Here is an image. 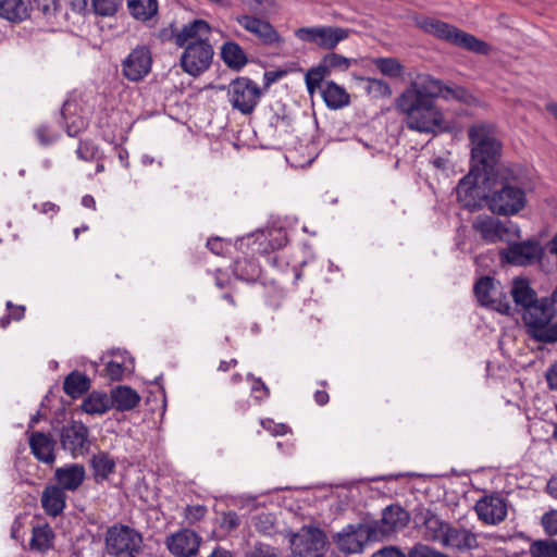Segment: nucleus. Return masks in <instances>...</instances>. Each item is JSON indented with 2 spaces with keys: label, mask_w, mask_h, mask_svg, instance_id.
<instances>
[{
  "label": "nucleus",
  "mask_w": 557,
  "mask_h": 557,
  "mask_svg": "<svg viewBox=\"0 0 557 557\" xmlns=\"http://www.w3.org/2000/svg\"><path fill=\"white\" fill-rule=\"evenodd\" d=\"M396 108L407 117V126L420 133L449 132L450 126L434 101L421 102L412 94H401L396 100Z\"/></svg>",
  "instance_id": "20e7f679"
},
{
  "label": "nucleus",
  "mask_w": 557,
  "mask_h": 557,
  "mask_svg": "<svg viewBox=\"0 0 557 557\" xmlns=\"http://www.w3.org/2000/svg\"><path fill=\"white\" fill-rule=\"evenodd\" d=\"M211 30L205 20H195L174 34V42L184 47L180 63L183 71L194 77L206 72L213 59V48L207 38Z\"/></svg>",
  "instance_id": "7ed1b4c3"
},
{
  "label": "nucleus",
  "mask_w": 557,
  "mask_h": 557,
  "mask_svg": "<svg viewBox=\"0 0 557 557\" xmlns=\"http://www.w3.org/2000/svg\"><path fill=\"white\" fill-rule=\"evenodd\" d=\"M548 255L547 244L542 246L537 240L513 243L499 252L500 259L510 264L525 267L539 263L544 272L553 273L557 267L550 268L545 263L549 261Z\"/></svg>",
  "instance_id": "6e6552de"
},
{
  "label": "nucleus",
  "mask_w": 557,
  "mask_h": 557,
  "mask_svg": "<svg viewBox=\"0 0 557 557\" xmlns=\"http://www.w3.org/2000/svg\"><path fill=\"white\" fill-rule=\"evenodd\" d=\"M36 8L45 16H51L54 14L58 8L57 0H34Z\"/></svg>",
  "instance_id": "6e6d98bb"
},
{
  "label": "nucleus",
  "mask_w": 557,
  "mask_h": 557,
  "mask_svg": "<svg viewBox=\"0 0 557 557\" xmlns=\"http://www.w3.org/2000/svg\"><path fill=\"white\" fill-rule=\"evenodd\" d=\"M416 519L420 520L424 528V537L430 541L441 543L446 528L449 523L443 521L437 515L432 512L430 509L421 510Z\"/></svg>",
  "instance_id": "a878e982"
},
{
  "label": "nucleus",
  "mask_w": 557,
  "mask_h": 557,
  "mask_svg": "<svg viewBox=\"0 0 557 557\" xmlns=\"http://www.w3.org/2000/svg\"><path fill=\"white\" fill-rule=\"evenodd\" d=\"M34 209L38 210L42 214H50V216H53L59 211V206H57L53 202L47 201L41 205H34Z\"/></svg>",
  "instance_id": "e2e57ef3"
},
{
  "label": "nucleus",
  "mask_w": 557,
  "mask_h": 557,
  "mask_svg": "<svg viewBox=\"0 0 557 557\" xmlns=\"http://www.w3.org/2000/svg\"><path fill=\"white\" fill-rule=\"evenodd\" d=\"M110 400L112 408L119 411H129L140 403L139 394L129 386L120 385L111 389Z\"/></svg>",
  "instance_id": "bb28decb"
},
{
  "label": "nucleus",
  "mask_w": 557,
  "mask_h": 557,
  "mask_svg": "<svg viewBox=\"0 0 557 557\" xmlns=\"http://www.w3.org/2000/svg\"><path fill=\"white\" fill-rule=\"evenodd\" d=\"M545 377L548 386L557 389V360L547 369Z\"/></svg>",
  "instance_id": "680f3d73"
},
{
  "label": "nucleus",
  "mask_w": 557,
  "mask_h": 557,
  "mask_svg": "<svg viewBox=\"0 0 557 557\" xmlns=\"http://www.w3.org/2000/svg\"><path fill=\"white\" fill-rule=\"evenodd\" d=\"M317 89L321 90L322 98L330 109H341L349 103V95L345 88L332 81L322 82Z\"/></svg>",
  "instance_id": "cd10ccee"
},
{
  "label": "nucleus",
  "mask_w": 557,
  "mask_h": 557,
  "mask_svg": "<svg viewBox=\"0 0 557 557\" xmlns=\"http://www.w3.org/2000/svg\"><path fill=\"white\" fill-rule=\"evenodd\" d=\"M233 273L237 280L251 283L260 275V268L253 259H237L233 267Z\"/></svg>",
  "instance_id": "c9c22d12"
},
{
  "label": "nucleus",
  "mask_w": 557,
  "mask_h": 557,
  "mask_svg": "<svg viewBox=\"0 0 557 557\" xmlns=\"http://www.w3.org/2000/svg\"><path fill=\"white\" fill-rule=\"evenodd\" d=\"M125 367L119 361H109L104 367V374L111 381H121L124 376Z\"/></svg>",
  "instance_id": "09e8293b"
},
{
  "label": "nucleus",
  "mask_w": 557,
  "mask_h": 557,
  "mask_svg": "<svg viewBox=\"0 0 557 557\" xmlns=\"http://www.w3.org/2000/svg\"><path fill=\"white\" fill-rule=\"evenodd\" d=\"M555 213L557 215V208L555 209ZM547 249L549 251V261L546 260V264L552 267H557V233L554 235V237L547 243Z\"/></svg>",
  "instance_id": "13d9d810"
},
{
  "label": "nucleus",
  "mask_w": 557,
  "mask_h": 557,
  "mask_svg": "<svg viewBox=\"0 0 557 557\" xmlns=\"http://www.w3.org/2000/svg\"><path fill=\"white\" fill-rule=\"evenodd\" d=\"M298 39L314 44L321 49L332 50L348 38L349 29L333 26L301 27L295 32Z\"/></svg>",
  "instance_id": "9b49d317"
},
{
  "label": "nucleus",
  "mask_w": 557,
  "mask_h": 557,
  "mask_svg": "<svg viewBox=\"0 0 557 557\" xmlns=\"http://www.w3.org/2000/svg\"><path fill=\"white\" fill-rule=\"evenodd\" d=\"M418 26L425 33L471 52L486 54L488 46L475 36L434 17H423Z\"/></svg>",
  "instance_id": "423d86ee"
},
{
  "label": "nucleus",
  "mask_w": 557,
  "mask_h": 557,
  "mask_svg": "<svg viewBox=\"0 0 557 557\" xmlns=\"http://www.w3.org/2000/svg\"><path fill=\"white\" fill-rule=\"evenodd\" d=\"M208 512L205 505H189L184 510V518L188 524H195L201 521Z\"/></svg>",
  "instance_id": "c03bdc74"
},
{
  "label": "nucleus",
  "mask_w": 557,
  "mask_h": 557,
  "mask_svg": "<svg viewBox=\"0 0 557 557\" xmlns=\"http://www.w3.org/2000/svg\"><path fill=\"white\" fill-rule=\"evenodd\" d=\"M499 283L492 276H481L473 286L474 295L482 307L505 315H512L506 294L498 292Z\"/></svg>",
  "instance_id": "9d476101"
},
{
  "label": "nucleus",
  "mask_w": 557,
  "mask_h": 557,
  "mask_svg": "<svg viewBox=\"0 0 557 557\" xmlns=\"http://www.w3.org/2000/svg\"><path fill=\"white\" fill-rule=\"evenodd\" d=\"M443 82L429 74H419L403 94H412L418 102L434 101L442 91Z\"/></svg>",
  "instance_id": "412c9836"
},
{
  "label": "nucleus",
  "mask_w": 557,
  "mask_h": 557,
  "mask_svg": "<svg viewBox=\"0 0 557 557\" xmlns=\"http://www.w3.org/2000/svg\"><path fill=\"white\" fill-rule=\"evenodd\" d=\"M122 4V0H91V11L100 16H112Z\"/></svg>",
  "instance_id": "79ce46f5"
},
{
  "label": "nucleus",
  "mask_w": 557,
  "mask_h": 557,
  "mask_svg": "<svg viewBox=\"0 0 557 557\" xmlns=\"http://www.w3.org/2000/svg\"><path fill=\"white\" fill-rule=\"evenodd\" d=\"M221 58L232 70L239 71L248 63L243 48L235 41H225L221 47Z\"/></svg>",
  "instance_id": "2f4dec72"
},
{
  "label": "nucleus",
  "mask_w": 557,
  "mask_h": 557,
  "mask_svg": "<svg viewBox=\"0 0 557 557\" xmlns=\"http://www.w3.org/2000/svg\"><path fill=\"white\" fill-rule=\"evenodd\" d=\"M350 65L351 60L346 57L334 52L326 54L319 65L311 67L306 73L305 81L308 92L312 95L332 70L346 71Z\"/></svg>",
  "instance_id": "4468645a"
},
{
  "label": "nucleus",
  "mask_w": 557,
  "mask_h": 557,
  "mask_svg": "<svg viewBox=\"0 0 557 557\" xmlns=\"http://www.w3.org/2000/svg\"><path fill=\"white\" fill-rule=\"evenodd\" d=\"M239 524L240 519L235 511L230 510L222 513L220 527L224 531L232 532L236 530L239 527Z\"/></svg>",
  "instance_id": "de8ad7c7"
},
{
  "label": "nucleus",
  "mask_w": 557,
  "mask_h": 557,
  "mask_svg": "<svg viewBox=\"0 0 557 557\" xmlns=\"http://www.w3.org/2000/svg\"><path fill=\"white\" fill-rule=\"evenodd\" d=\"M36 137L38 141L44 145L48 146L54 143L58 138V134L52 132L47 125H40L35 131Z\"/></svg>",
  "instance_id": "3c124183"
},
{
  "label": "nucleus",
  "mask_w": 557,
  "mask_h": 557,
  "mask_svg": "<svg viewBox=\"0 0 557 557\" xmlns=\"http://www.w3.org/2000/svg\"><path fill=\"white\" fill-rule=\"evenodd\" d=\"M373 64L383 75L392 78L400 77L404 71L403 64L395 58H376Z\"/></svg>",
  "instance_id": "58836bf2"
},
{
  "label": "nucleus",
  "mask_w": 557,
  "mask_h": 557,
  "mask_svg": "<svg viewBox=\"0 0 557 557\" xmlns=\"http://www.w3.org/2000/svg\"><path fill=\"white\" fill-rule=\"evenodd\" d=\"M70 8L72 12L79 15H85L91 11L88 7V0H70Z\"/></svg>",
  "instance_id": "052dcab7"
},
{
  "label": "nucleus",
  "mask_w": 557,
  "mask_h": 557,
  "mask_svg": "<svg viewBox=\"0 0 557 557\" xmlns=\"http://www.w3.org/2000/svg\"><path fill=\"white\" fill-rule=\"evenodd\" d=\"M208 249L216 256L224 255L227 244L220 237L209 238L207 240Z\"/></svg>",
  "instance_id": "4d7b16f0"
},
{
  "label": "nucleus",
  "mask_w": 557,
  "mask_h": 557,
  "mask_svg": "<svg viewBox=\"0 0 557 557\" xmlns=\"http://www.w3.org/2000/svg\"><path fill=\"white\" fill-rule=\"evenodd\" d=\"M261 425L264 430L270 432L272 435H285L289 432V426L284 423H276L272 419L261 420Z\"/></svg>",
  "instance_id": "603ef678"
},
{
  "label": "nucleus",
  "mask_w": 557,
  "mask_h": 557,
  "mask_svg": "<svg viewBox=\"0 0 557 557\" xmlns=\"http://www.w3.org/2000/svg\"><path fill=\"white\" fill-rule=\"evenodd\" d=\"M201 536L194 530L182 529L165 540V546L175 557H193L198 554Z\"/></svg>",
  "instance_id": "dca6fc26"
},
{
  "label": "nucleus",
  "mask_w": 557,
  "mask_h": 557,
  "mask_svg": "<svg viewBox=\"0 0 557 557\" xmlns=\"http://www.w3.org/2000/svg\"><path fill=\"white\" fill-rule=\"evenodd\" d=\"M40 503L46 515L55 518L60 516L66 507V494L62 487L48 484L41 493Z\"/></svg>",
  "instance_id": "393cba45"
},
{
  "label": "nucleus",
  "mask_w": 557,
  "mask_h": 557,
  "mask_svg": "<svg viewBox=\"0 0 557 557\" xmlns=\"http://www.w3.org/2000/svg\"><path fill=\"white\" fill-rule=\"evenodd\" d=\"M81 407L86 413L103 414L112 408V401L106 393L95 391L83 400Z\"/></svg>",
  "instance_id": "f704fd0d"
},
{
  "label": "nucleus",
  "mask_w": 557,
  "mask_h": 557,
  "mask_svg": "<svg viewBox=\"0 0 557 557\" xmlns=\"http://www.w3.org/2000/svg\"><path fill=\"white\" fill-rule=\"evenodd\" d=\"M214 285L220 289L234 290L228 273L218 269L213 272Z\"/></svg>",
  "instance_id": "864d4df0"
},
{
  "label": "nucleus",
  "mask_w": 557,
  "mask_h": 557,
  "mask_svg": "<svg viewBox=\"0 0 557 557\" xmlns=\"http://www.w3.org/2000/svg\"><path fill=\"white\" fill-rule=\"evenodd\" d=\"M29 448L35 458L46 465H52L55 460V442L51 435L44 432H33L28 438Z\"/></svg>",
  "instance_id": "5701e85b"
},
{
  "label": "nucleus",
  "mask_w": 557,
  "mask_h": 557,
  "mask_svg": "<svg viewBox=\"0 0 557 557\" xmlns=\"http://www.w3.org/2000/svg\"><path fill=\"white\" fill-rule=\"evenodd\" d=\"M28 16V0H0V17L10 22H22Z\"/></svg>",
  "instance_id": "c756f323"
},
{
  "label": "nucleus",
  "mask_w": 557,
  "mask_h": 557,
  "mask_svg": "<svg viewBox=\"0 0 557 557\" xmlns=\"http://www.w3.org/2000/svg\"><path fill=\"white\" fill-rule=\"evenodd\" d=\"M235 21L247 32L257 36L264 45H273L280 41L278 33L265 20L243 14L237 15Z\"/></svg>",
  "instance_id": "aec40b11"
},
{
  "label": "nucleus",
  "mask_w": 557,
  "mask_h": 557,
  "mask_svg": "<svg viewBox=\"0 0 557 557\" xmlns=\"http://www.w3.org/2000/svg\"><path fill=\"white\" fill-rule=\"evenodd\" d=\"M86 478V471L83 465L71 463L59 467L54 471L53 479L58 487H62L64 492L77 491Z\"/></svg>",
  "instance_id": "4be33fe9"
},
{
  "label": "nucleus",
  "mask_w": 557,
  "mask_h": 557,
  "mask_svg": "<svg viewBox=\"0 0 557 557\" xmlns=\"http://www.w3.org/2000/svg\"><path fill=\"white\" fill-rule=\"evenodd\" d=\"M108 555L112 557H138L143 552L144 540L140 532L126 524L115 523L104 534Z\"/></svg>",
  "instance_id": "0eeeda50"
},
{
  "label": "nucleus",
  "mask_w": 557,
  "mask_h": 557,
  "mask_svg": "<svg viewBox=\"0 0 557 557\" xmlns=\"http://www.w3.org/2000/svg\"><path fill=\"white\" fill-rule=\"evenodd\" d=\"M54 539L55 533L48 523L34 527L32 531V539L29 541V547L32 550L38 553H47L53 547Z\"/></svg>",
  "instance_id": "c85d7f7f"
},
{
  "label": "nucleus",
  "mask_w": 557,
  "mask_h": 557,
  "mask_svg": "<svg viewBox=\"0 0 557 557\" xmlns=\"http://www.w3.org/2000/svg\"><path fill=\"white\" fill-rule=\"evenodd\" d=\"M95 480L97 482L107 480L115 470V461L107 453H99L91 459Z\"/></svg>",
  "instance_id": "e433bc0d"
},
{
  "label": "nucleus",
  "mask_w": 557,
  "mask_h": 557,
  "mask_svg": "<svg viewBox=\"0 0 557 557\" xmlns=\"http://www.w3.org/2000/svg\"><path fill=\"white\" fill-rule=\"evenodd\" d=\"M90 388L89 377L78 371L71 372L63 382V391L71 398L76 399L81 397Z\"/></svg>",
  "instance_id": "72a5a7b5"
},
{
  "label": "nucleus",
  "mask_w": 557,
  "mask_h": 557,
  "mask_svg": "<svg viewBox=\"0 0 557 557\" xmlns=\"http://www.w3.org/2000/svg\"><path fill=\"white\" fill-rule=\"evenodd\" d=\"M472 227L486 244L509 243L516 236V232L507 223L491 215L476 216Z\"/></svg>",
  "instance_id": "ddd939ff"
},
{
  "label": "nucleus",
  "mask_w": 557,
  "mask_h": 557,
  "mask_svg": "<svg viewBox=\"0 0 557 557\" xmlns=\"http://www.w3.org/2000/svg\"><path fill=\"white\" fill-rule=\"evenodd\" d=\"M510 294L516 306L521 307L522 311L539 299L528 280L521 277L513 278Z\"/></svg>",
  "instance_id": "7c9ffc66"
},
{
  "label": "nucleus",
  "mask_w": 557,
  "mask_h": 557,
  "mask_svg": "<svg viewBox=\"0 0 557 557\" xmlns=\"http://www.w3.org/2000/svg\"><path fill=\"white\" fill-rule=\"evenodd\" d=\"M532 557H557V541L539 540L530 545Z\"/></svg>",
  "instance_id": "ea45409f"
},
{
  "label": "nucleus",
  "mask_w": 557,
  "mask_h": 557,
  "mask_svg": "<svg viewBox=\"0 0 557 557\" xmlns=\"http://www.w3.org/2000/svg\"><path fill=\"white\" fill-rule=\"evenodd\" d=\"M251 392L253 394V397L259 401L265 399L270 394L268 386L259 377H253Z\"/></svg>",
  "instance_id": "5fc2aeb1"
},
{
  "label": "nucleus",
  "mask_w": 557,
  "mask_h": 557,
  "mask_svg": "<svg viewBox=\"0 0 557 557\" xmlns=\"http://www.w3.org/2000/svg\"><path fill=\"white\" fill-rule=\"evenodd\" d=\"M246 557H280L275 550L269 546L258 547Z\"/></svg>",
  "instance_id": "338daca9"
},
{
  "label": "nucleus",
  "mask_w": 557,
  "mask_h": 557,
  "mask_svg": "<svg viewBox=\"0 0 557 557\" xmlns=\"http://www.w3.org/2000/svg\"><path fill=\"white\" fill-rule=\"evenodd\" d=\"M7 308L9 309V315L11 319L15 321H20L24 318L25 307L24 306H14L11 301L7 302Z\"/></svg>",
  "instance_id": "0e129e2a"
},
{
  "label": "nucleus",
  "mask_w": 557,
  "mask_h": 557,
  "mask_svg": "<svg viewBox=\"0 0 557 557\" xmlns=\"http://www.w3.org/2000/svg\"><path fill=\"white\" fill-rule=\"evenodd\" d=\"M408 557H449L447 554L441 553L424 544L414 545L408 554Z\"/></svg>",
  "instance_id": "a18cd8bd"
},
{
  "label": "nucleus",
  "mask_w": 557,
  "mask_h": 557,
  "mask_svg": "<svg viewBox=\"0 0 557 557\" xmlns=\"http://www.w3.org/2000/svg\"><path fill=\"white\" fill-rule=\"evenodd\" d=\"M490 181L492 184L486 205L494 214L516 215L525 208L527 190L531 188V182L523 168L502 165Z\"/></svg>",
  "instance_id": "f03ea898"
},
{
  "label": "nucleus",
  "mask_w": 557,
  "mask_h": 557,
  "mask_svg": "<svg viewBox=\"0 0 557 557\" xmlns=\"http://www.w3.org/2000/svg\"><path fill=\"white\" fill-rule=\"evenodd\" d=\"M438 97L447 101L469 102L471 98L469 91L461 86H448L443 83L442 91Z\"/></svg>",
  "instance_id": "a19ab883"
},
{
  "label": "nucleus",
  "mask_w": 557,
  "mask_h": 557,
  "mask_svg": "<svg viewBox=\"0 0 557 557\" xmlns=\"http://www.w3.org/2000/svg\"><path fill=\"white\" fill-rule=\"evenodd\" d=\"M410 520V515L399 505H389L383 512L380 522L370 528V533L373 536H387L397 530L407 527Z\"/></svg>",
  "instance_id": "a211bd4d"
},
{
  "label": "nucleus",
  "mask_w": 557,
  "mask_h": 557,
  "mask_svg": "<svg viewBox=\"0 0 557 557\" xmlns=\"http://www.w3.org/2000/svg\"><path fill=\"white\" fill-rule=\"evenodd\" d=\"M60 443L64 450L76 458L85 455L90 447L89 430L79 421H72L63 425L60 432Z\"/></svg>",
  "instance_id": "2eb2a0df"
},
{
  "label": "nucleus",
  "mask_w": 557,
  "mask_h": 557,
  "mask_svg": "<svg viewBox=\"0 0 557 557\" xmlns=\"http://www.w3.org/2000/svg\"><path fill=\"white\" fill-rule=\"evenodd\" d=\"M129 14L137 21L147 23L158 14L157 0H127Z\"/></svg>",
  "instance_id": "473e14b6"
},
{
  "label": "nucleus",
  "mask_w": 557,
  "mask_h": 557,
  "mask_svg": "<svg viewBox=\"0 0 557 557\" xmlns=\"http://www.w3.org/2000/svg\"><path fill=\"white\" fill-rule=\"evenodd\" d=\"M348 532L339 533L336 544L338 548L347 554H357L362 552L364 542L359 537V534L354 530L352 525L348 527Z\"/></svg>",
  "instance_id": "4c0bfd02"
},
{
  "label": "nucleus",
  "mask_w": 557,
  "mask_h": 557,
  "mask_svg": "<svg viewBox=\"0 0 557 557\" xmlns=\"http://www.w3.org/2000/svg\"><path fill=\"white\" fill-rule=\"evenodd\" d=\"M474 509L479 519L487 524H498L507 517V502L498 494L483 496Z\"/></svg>",
  "instance_id": "6ab92c4d"
},
{
  "label": "nucleus",
  "mask_w": 557,
  "mask_h": 557,
  "mask_svg": "<svg viewBox=\"0 0 557 557\" xmlns=\"http://www.w3.org/2000/svg\"><path fill=\"white\" fill-rule=\"evenodd\" d=\"M440 544L458 550H469L478 547V540L471 531L448 524Z\"/></svg>",
  "instance_id": "b1692460"
},
{
  "label": "nucleus",
  "mask_w": 557,
  "mask_h": 557,
  "mask_svg": "<svg viewBox=\"0 0 557 557\" xmlns=\"http://www.w3.org/2000/svg\"><path fill=\"white\" fill-rule=\"evenodd\" d=\"M471 144V168L467 176L460 180L456 188L458 201L467 209L476 207L478 185L491 180L502 156V144L496 138L494 127L480 123L469 127Z\"/></svg>",
  "instance_id": "f257e3e1"
},
{
  "label": "nucleus",
  "mask_w": 557,
  "mask_h": 557,
  "mask_svg": "<svg viewBox=\"0 0 557 557\" xmlns=\"http://www.w3.org/2000/svg\"><path fill=\"white\" fill-rule=\"evenodd\" d=\"M542 525L547 535H557V510L545 512L542 517Z\"/></svg>",
  "instance_id": "8fccbe9b"
},
{
  "label": "nucleus",
  "mask_w": 557,
  "mask_h": 557,
  "mask_svg": "<svg viewBox=\"0 0 557 557\" xmlns=\"http://www.w3.org/2000/svg\"><path fill=\"white\" fill-rule=\"evenodd\" d=\"M256 527L264 533H270L273 530V523L270 521L269 516H260Z\"/></svg>",
  "instance_id": "774afa93"
},
{
  "label": "nucleus",
  "mask_w": 557,
  "mask_h": 557,
  "mask_svg": "<svg viewBox=\"0 0 557 557\" xmlns=\"http://www.w3.org/2000/svg\"><path fill=\"white\" fill-rule=\"evenodd\" d=\"M151 64L150 50L145 46L137 47L123 61V74L132 82L141 81L150 73Z\"/></svg>",
  "instance_id": "f3484780"
},
{
  "label": "nucleus",
  "mask_w": 557,
  "mask_h": 557,
  "mask_svg": "<svg viewBox=\"0 0 557 557\" xmlns=\"http://www.w3.org/2000/svg\"><path fill=\"white\" fill-rule=\"evenodd\" d=\"M262 95L256 82L246 76L236 77L227 88V97L232 107L243 114H250L258 106Z\"/></svg>",
  "instance_id": "1a4fd4ad"
},
{
  "label": "nucleus",
  "mask_w": 557,
  "mask_h": 557,
  "mask_svg": "<svg viewBox=\"0 0 557 557\" xmlns=\"http://www.w3.org/2000/svg\"><path fill=\"white\" fill-rule=\"evenodd\" d=\"M372 557H406L403 552L396 547H384L372 555Z\"/></svg>",
  "instance_id": "69168bd1"
},
{
  "label": "nucleus",
  "mask_w": 557,
  "mask_h": 557,
  "mask_svg": "<svg viewBox=\"0 0 557 557\" xmlns=\"http://www.w3.org/2000/svg\"><path fill=\"white\" fill-rule=\"evenodd\" d=\"M76 154L81 160L84 161L102 159L98 146L90 140H81L76 149Z\"/></svg>",
  "instance_id": "37998d69"
},
{
  "label": "nucleus",
  "mask_w": 557,
  "mask_h": 557,
  "mask_svg": "<svg viewBox=\"0 0 557 557\" xmlns=\"http://www.w3.org/2000/svg\"><path fill=\"white\" fill-rule=\"evenodd\" d=\"M86 127V122L82 117H77L71 124L66 125V134L70 137H76Z\"/></svg>",
  "instance_id": "bf43d9fd"
},
{
  "label": "nucleus",
  "mask_w": 557,
  "mask_h": 557,
  "mask_svg": "<svg viewBox=\"0 0 557 557\" xmlns=\"http://www.w3.org/2000/svg\"><path fill=\"white\" fill-rule=\"evenodd\" d=\"M368 82L369 91L373 92L376 97H389L392 95V89L386 82L376 78H369Z\"/></svg>",
  "instance_id": "49530a36"
},
{
  "label": "nucleus",
  "mask_w": 557,
  "mask_h": 557,
  "mask_svg": "<svg viewBox=\"0 0 557 557\" xmlns=\"http://www.w3.org/2000/svg\"><path fill=\"white\" fill-rule=\"evenodd\" d=\"M326 536L318 528L302 529L292 539V549L298 557H323Z\"/></svg>",
  "instance_id": "f8f14e48"
},
{
  "label": "nucleus",
  "mask_w": 557,
  "mask_h": 557,
  "mask_svg": "<svg viewBox=\"0 0 557 557\" xmlns=\"http://www.w3.org/2000/svg\"><path fill=\"white\" fill-rule=\"evenodd\" d=\"M557 310L550 297H542L522 311V320L531 338L541 343H557Z\"/></svg>",
  "instance_id": "39448f33"
}]
</instances>
